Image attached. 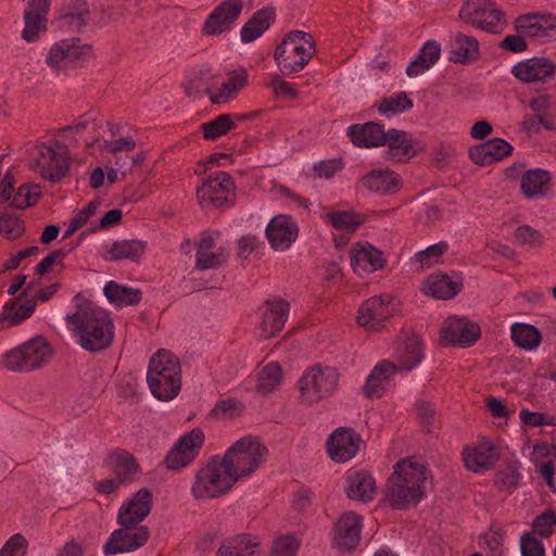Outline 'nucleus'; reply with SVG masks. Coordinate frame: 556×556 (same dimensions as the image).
I'll use <instances>...</instances> for the list:
<instances>
[{"mask_svg": "<svg viewBox=\"0 0 556 556\" xmlns=\"http://www.w3.org/2000/svg\"><path fill=\"white\" fill-rule=\"evenodd\" d=\"M76 312L66 315L67 328L86 351L97 353L108 349L114 339V324L110 314L90 303L83 294L73 298Z\"/></svg>", "mask_w": 556, "mask_h": 556, "instance_id": "obj_1", "label": "nucleus"}, {"mask_svg": "<svg viewBox=\"0 0 556 556\" xmlns=\"http://www.w3.org/2000/svg\"><path fill=\"white\" fill-rule=\"evenodd\" d=\"M427 468L405 458L397 462L388 479L386 500L395 509L416 506L426 495Z\"/></svg>", "mask_w": 556, "mask_h": 556, "instance_id": "obj_2", "label": "nucleus"}, {"mask_svg": "<svg viewBox=\"0 0 556 556\" xmlns=\"http://www.w3.org/2000/svg\"><path fill=\"white\" fill-rule=\"evenodd\" d=\"M147 382L160 401L175 399L181 389V370L177 357L167 350H159L150 358Z\"/></svg>", "mask_w": 556, "mask_h": 556, "instance_id": "obj_3", "label": "nucleus"}, {"mask_svg": "<svg viewBox=\"0 0 556 556\" xmlns=\"http://www.w3.org/2000/svg\"><path fill=\"white\" fill-rule=\"evenodd\" d=\"M236 484L222 455L216 454L198 467L190 493L195 500H212L225 495Z\"/></svg>", "mask_w": 556, "mask_h": 556, "instance_id": "obj_4", "label": "nucleus"}, {"mask_svg": "<svg viewBox=\"0 0 556 556\" xmlns=\"http://www.w3.org/2000/svg\"><path fill=\"white\" fill-rule=\"evenodd\" d=\"M228 469L238 482L249 479L266 462L267 447L253 435H244L220 454Z\"/></svg>", "mask_w": 556, "mask_h": 556, "instance_id": "obj_5", "label": "nucleus"}, {"mask_svg": "<svg viewBox=\"0 0 556 556\" xmlns=\"http://www.w3.org/2000/svg\"><path fill=\"white\" fill-rule=\"evenodd\" d=\"M54 350L46 338L37 336L2 354L1 364L12 372L26 374L49 364Z\"/></svg>", "mask_w": 556, "mask_h": 556, "instance_id": "obj_6", "label": "nucleus"}, {"mask_svg": "<svg viewBox=\"0 0 556 556\" xmlns=\"http://www.w3.org/2000/svg\"><path fill=\"white\" fill-rule=\"evenodd\" d=\"M315 51L311 34L302 30L290 31L275 49V60L283 75L302 71Z\"/></svg>", "mask_w": 556, "mask_h": 556, "instance_id": "obj_7", "label": "nucleus"}, {"mask_svg": "<svg viewBox=\"0 0 556 556\" xmlns=\"http://www.w3.org/2000/svg\"><path fill=\"white\" fill-rule=\"evenodd\" d=\"M29 167L49 181L61 180L70 167L67 147L60 141L38 146Z\"/></svg>", "mask_w": 556, "mask_h": 556, "instance_id": "obj_8", "label": "nucleus"}, {"mask_svg": "<svg viewBox=\"0 0 556 556\" xmlns=\"http://www.w3.org/2000/svg\"><path fill=\"white\" fill-rule=\"evenodd\" d=\"M338 380L339 374L333 367H312L299 381L301 401L312 405L332 395Z\"/></svg>", "mask_w": 556, "mask_h": 556, "instance_id": "obj_9", "label": "nucleus"}, {"mask_svg": "<svg viewBox=\"0 0 556 556\" xmlns=\"http://www.w3.org/2000/svg\"><path fill=\"white\" fill-rule=\"evenodd\" d=\"M459 18L491 34H501L506 27L504 13L490 0H467L459 11Z\"/></svg>", "mask_w": 556, "mask_h": 556, "instance_id": "obj_10", "label": "nucleus"}, {"mask_svg": "<svg viewBox=\"0 0 556 556\" xmlns=\"http://www.w3.org/2000/svg\"><path fill=\"white\" fill-rule=\"evenodd\" d=\"M92 56L93 49L90 45L84 43L79 38H66L52 45L46 63L58 72L79 66Z\"/></svg>", "mask_w": 556, "mask_h": 556, "instance_id": "obj_11", "label": "nucleus"}, {"mask_svg": "<svg viewBox=\"0 0 556 556\" xmlns=\"http://www.w3.org/2000/svg\"><path fill=\"white\" fill-rule=\"evenodd\" d=\"M205 442L201 428H193L182 434L164 457L166 469L175 471L188 467L199 457Z\"/></svg>", "mask_w": 556, "mask_h": 556, "instance_id": "obj_12", "label": "nucleus"}, {"mask_svg": "<svg viewBox=\"0 0 556 556\" xmlns=\"http://www.w3.org/2000/svg\"><path fill=\"white\" fill-rule=\"evenodd\" d=\"M121 528L114 530L103 546L105 556L130 553L142 547L150 539L147 526L118 523Z\"/></svg>", "mask_w": 556, "mask_h": 556, "instance_id": "obj_13", "label": "nucleus"}, {"mask_svg": "<svg viewBox=\"0 0 556 556\" xmlns=\"http://www.w3.org/2000/svg\"><path fill=\"white\" fill-rule=\"evenodd\" d=\"M235 184L226 172L210 175L197 190L198 202L202 208L222 207L230 201Z\"/></svg>", "mask_w": 556, "mask_h": 556, "instance_id": "obj_14", "label": "nucleus"}, {"mask_svg": "<svg viewBox=\"0 0 556 556\" xmlns=\"http://www.w3.org/2000/svg\"><path fill=\"white\" fill-rule=\"evenodd\" d=\"M513 76L523 84H548L556 77V63L545 56L522 60L511 67Z\"/></svg>", "mask_w": 556, "mask_h": 556, "instance_id": "obj_15", "label": "nucleus"}, {"mask_svg": "<svg viewBox=\"0 0 556 556\" xmlns=\"http://www.w3.org/2000/svg\"><path fill=\"white\" fill-rule=\"evenodd\" d=\"M465 467L476 473L490 470L500 458L494 442L489 438H480L476 443L465 446L462 452Z\"/></svg>", "mask_w": 556, "mask_h": 556, "instance_id": "obj_16", "label": "nucleus"}, {"mask_svg": "<svg viewBox=\"0 0 556 556\" xmlns=\"http://www.w3.org/2000/svg\"><path fill=\"white\" fill-rule=\"evenodd\" d=\"M361 435L352 428H337L326 441V451L331 460L345 463L356 456L362 444Z\"/></svg>", "mask_w": 556, "mask_h": 556, "instance_id": "obj_17", "label": "nucleus"}, {"mask_svg": "<svg viewBox=\"0 0 556 556\" xmlns=\"http://www.w3.org/2000/svg\"><path fill=\"white\" fill-rule=\"evenodd\" d=\"M395 312L394 299L390 295L372 296L358 309L357 323L369 330H379Z\"/></svg>", "mask_w": 556, "mask_h": 556, "instance_id": "obj_18", "label": "nucleus"}, {"mask_svg": "<svg viewBox=\"0 0 556 556\" xmlns=\"http://www.w3.org/2000/svg\"><path fill=\"white\" fill-rule=\"evenodd\" d=\"M243 10L242 0H225L219 3L206 18L203 33L208 36H218L228 31Z\"/></svg>", "mask_w": 556, "mask_h": 556, "instance_id": "obj_19", "label": "nucleus"}, {"mask_svg": "<svg viewBox=\"0 0 556 556\" xmlns=\"http://www.w3.org/2000/svg\"><path fill=\"white\" fill-rule=\"evenodd\" d=\"M424 356V343L419 336L407 333L399 339L394 358L400 374L412 371L421 363Z\"/></svg>", "mask_w": 556, "mask_h": 556, "instance_id": "obj_20", "label": "nucleus"}, {"mask_svg": "<svg viewBox=\"0 0 556 556\" xmlns=\"http://www.w3.org/2000/svg\"><path fill=\"white\" fill-rule=\"evenodd\" d=\"M289 313V303L285 300L266 301L261 307L258 334L263 339L277 336L283 328Z\"/></svg>", "mask_w": 556, "mask_h": 556, "instance_id": "obj_21", "label": "nucleus"}, {"mask_svg": "<svg viewBox=\"0 0 556 556\" xmlns=\"http://www.w3.org/2000/svg\"><path fill=\"white\" fill-rule=\"evenodd\" d=\"M516 28L525 37L533 38L540 42L556 39V17L538 14H528L516 20Z\"/></svg>", "mask_w": 556, "mask_h": 556, "instance_id": "obj_22", "label": "nucleus"}, {"mask_svg": "<svg viewBox=\"0 0 556 556\" xmlns=\"http://www.w3.org/2000/svg\"><path fill=\"white\" fill-rule=\"evenodd\" d=\"M217 232H203L197 243L195 268L214 269L226 263L228 253L225 248L217 247Z\"/></svg>", "mask_w": 556, "mask_h": 556, "instance_id": "obj_23", "label": "nucleus"}, {"mask_svg": "<svg viewBox=\"0 0 556 556\" xmlns=\"http://www.w3.org/2000/svg\"><path fill=\"white\" fill-rule=\"evenodd\" d=\"M151 508L152 493L149 489L142 488L121 505L117 523L140 525L149 516Z\"/></svg>", "mask_w": 556, "mask_h": 556, "instance_id": "obj_24", "label": "nucleus"}, {"mask_svg": "<svg viewBox=\"0 0 556 556\" xmlns=\"http://www.w3.org/2000/svg\"><path fill=\"white\" fill-rule=\"evenodd\" d=\"M363 519L355 511L340 516L334 527L333 545L341 551H351L359 542Z\"/></svg>", "mask_w": 556, "mask_h": 556, "instance_id": "obj_25", "label": "nucleus"}, {"mask_svg": "<svg viewBox=\"0 0 556 556\" xmlns=\"http://www.w3.org/2000/svg\"><path fill=\"white\" fill-rule=\"evenodd\" d=\"M299 228L295 220L288 215L275 216L266 227V237L276 251H286L295 241Z\"/></svg>", "mask_w": 556, "mask_h": 556, "instance_id": "obj_26", "label": "nucleus"}, {"mask_svg": "<svg viewBox=\"0 0 556 556\" xmlns=\"http://www.w3.org/2000/svg\"><path fill=\"white\" fill-rule=\"evenodd\" d=\"M480 334L478 325L465 318L448 317L442 328V338L446 343L460 346L473 344Z\"/></svg>", "mask_w": 556, "mask_h": 556, "instance_id": "obj_27", "label": "nucleus"}, {"mask_svg": "<svg viewBox=\"0 0 556 556\" xmlns=\"http://www.w3.org/2000/svg\"><path fill=\"white\" fill-rule=\"evenodd\" d=\"M350 254L351 266L359 276L380 270L387 263L383 253L369 243L355 245Z\"/></svg>", "mask_w": 556, "mask_h": 556, "instance_id": "obj_28", "label": "nucleus"}, {"mask_svg": "<svg viewBox=\"0 0 556 556\" xmlns=\"http://www.w3.org/2000/svg\"><path fill=\"white\" fill-rule=\"evenodd\" d=\"M387 150L384 159L392 162H405L416 155L413 136L404 130L391 128L386 132Z\"/></svg>", "mask_w": 556, "mask_h": 556, "instance_id": "obj_29", "label": "nucleus"}, {"mask_svg": "<svg viewBox=\"0 0 556 556\" xmlns=\"http://www.w3.org/2000/svg\"><path fill=\"white\" fill-rule=\"evenodd\" d=\"M400 374L394 363L380 361L374 367L363 387V393L366 397H381L392 386L394 375Z\"/></svg>", "mask_w": 556, "mask_h": 556, "instance_id": "obj_30", "label": "nucleus"}, {"mask_svg": "<svg viewBox=\"0 0 556 556\" xmlns=\"http://www.w3.org/2000/svg\"><path fill=\"white\" fill-rule=\"evenodd\" d=\"M463 289V276L454 274L448 276L446 274L430 275L424 282L422 291L425 294L439 300H448L456 296Z\"/></svg>", "mask_w": 556, "mask_h": 556, "instance_id": "obj_31", "label": "nucleus"}, {"mask_svg": "<svg viewBox=\"0 0 556 556\" xmlns=\"http://www.w3.org/2000/svg\"><path fill=\"white\" fill-rule=\"evenodd\" d=\"M346 495L359 502H370L376 494V482L372 476L361 468H351L345 473Z\"/></svg>", "mask_w": 556, "mask_h": 556, "instance_id": "obj_32", "label": "nucleus"}, {"mask_svg": "<svg viewBox=\"0 0 556 556\" xmlns=\"http://www.w3.org/2000/svg\"><path fill=\"white\" fill-rule=\"evenodd\" d=\"M248 84V73L239 67L228 73L227 78L219 86L207 89L210 100L214 104H224L235 99Z\"/></svg>", "mask_w": 556, "mask_h": 556, "instance_id": "obj_33", "label": "nucleus"}, {"mask_svg": "<svg viewBox=\"0 0 556 556\" xmlns=\"http://www.w3.org/2000/svg\"><path fill=\"white\" fill-rule=\"evenodd\" d=\"M384 125L377 122L351 125L346 134L352 143L358 148H377L384 146Z\"/></svg>", "mask_w": 556, "mask_h": 556, "instance_id": "obj_34", "label": "nucleus"}, {"mask_svg": "<svg viewBox=\"0 0 556 556\" xmlns=\"http://www.w3.org/2000/svg\"><path fill=\"white\" fill-rule=\"evenodd\" d=\"M147 243L141 240H117L101 248V257L106 262H138L144 254Z\"/></svg>", "mask_w": 556, "mask_h": 556, "instance_id": "obj_35", "label": "nucleus"}, {"mask_svg": "<svg viewBox=\"0 0 556 556\" xmlns=\"http://www.w3.org/2000/svg\"><path fill=\"white\" fill-rule=\"evenodd\" d=\"M513 152L511 144L502 138H492L470 149L469 155L475 164L486 166L502 161Z\"/></svg>", "mask_w": 556, "mask_h": 556, "instance_id": "obj_36", "label": "nucleus"}, {"mask_svg": "<svg viewBox=\"0 0 556 556\" xmlns=\"http://www.w3.org/2000/svg\"><path fill=\"white\" fill-rule=\"evenodd\" d=\"M363 186L382 195L397 192L402 186L399 174L389 169H372L362 178Z\"/></svg>", "mask_w": 556, "mask_h": 556, "instance_id": "obj_37", "label": "nucleus"}, {"mask_svg": "<svg viewBox=\"0 0 556 556\" xmlns=\"http://www.w3.org/2000/svg\"><path fill=\"white\" fill-rule=\"evenodd\" d=\"M441 56V46L435 40H429L419 50L418 54L406 67L408 77H417L430 70Z\"/></svg>", "mask_w": 556, "mask_h": 556, "instance_id": "obj_38", "label": "nucleus"}, {"mask_svg": "<svg viewBox=\"0 0 556 556\" xmlns=\"http://www.w3.org/2000/svg\"><path fill=\"white\" fill-rule=\"evenodd\" d=\"M105 463L124 483L130 482L134 476L140 471L137 459L124 450H116L111 453Z\"/></svg>", "mask_w": 556, "mask_h": 556, "instance_id": "obj_39", "label": "nucleus"}, {"mask_svg": "<svg viewBox=\"0 0 556 556\" xmlns=\"http://www.w3.org/2000/svg\"><path fill=\"white\" fill-rule=\"evenodd\" d=\"M274 20L275 11L273 8H264L256 11L242 26L240 31L241 41L250 43L256 40L270 27Z\"/></svg>", "mask_w": 556, "mask_h": 556, "instance_id": "obj_40", "label": "nucleus"}, {"mask_svg": "<svg viewBox=\"0 0 556 556\" xmlns=\"http://www.w3.org/2000/svg\"><path fill=\"white\" fill-rule=\"evenodd\" d=\"M551 175L540 168L527 170L520 179V188L527 199L543 198L548 192Z\"/></svg>", "mask_w": 556, "mask_h": 556, "instance_id": "obj_41", "label": "nucleus"}, {"mask_svg": "<svg viewBox=\"0 0 556 556\" xmlns=\"http://www.w3.org/2000/svg\"><path fill=\"white\" fill-rule=\"evenodd\" d=\"M260 553V543L250 535L243 534L225 540L216 556H258Z\"/></svg>", "mask_w": 556, "mask_h": 556, "instance_id": "obj_42", "label": "nucleus"}, {"mask_svg": "<svg viewBox=\"0 0 556 556\" xmlns=\"http://www.w3.org/2000/svg\"><path fill=\"white\" fill-rule=\"evenodd\" d=\"M90 9L87 0H68L62 8L61 22L80 30L88 22Z\"/></svg>", "mask_w": 556, "mask_h": 556, "instance_id": "obj_43", "label": "nucleus"}, {"mask_svg": "<svg viewBox=\"0 0 556 556\" xmlns=\"http://www.w3.org/2000/svg\"><path fill=\"white\" fill-rule=\"evenodd\" d=\"M104 295L117 307L136 305L141 301L142 293L139 289L130 288L115 281H109L104 287Z\"/></svg>", "mask_w": 556, "mask_h": 556, "instance_id": "obj_44", "label": "nucleus"}, {"mask_svg": "<svg viewBox=\"0 0 556 556\" xmlns=\"http://www.w3.org/2000/svg\"><path fill=\"white\" fill-rule=\"evenodd\" d=\"M452 58L456 63H470L477 59L479 53V43L475 37L464 34H456L452 41Z\"/></svg>", "mask_w": 556, "mask_h": 556, "instance_id": "obj_45", "label": "nucleus"}, {"mask_svg": "<svg viewBox=\"0 0 556 556\" xmlns=\"http://www.w3.org/2000/svg\"><path fill=\"white\" fill-rule=\"evenodd\" d=\"M413 100L408 98L407 93L400 91L389 97L382 98L375 104L378 112L387 117H392L413 109Z\"/></svg>", "mask_w": 556, "mask_h": 556, "instance_id": "obj_46", "label": "nucleus"}, {"mask_svg": "<svg viewBox=\"0 0 556 556\" xmlns=\"http://www.w3.org/2000/svg\"><path fill=\"white\" fill-rule=\"evenodd\" d=\"M321 218L334 229L346 232H354L364 223L363 216L352 211H325Z\"/></svg>", "mask_w": 556, "mask_h": 556, "instance_id": "obj_47", "label": "nucleus"}, {"mask_svg": "<svg viewBox=\"0 0 556 556\" xmlns=\"http://www.w3.org/2000/svg\"><path fill=\"white\" fill-rule=\"evenodd\" d=\"M514 343L527 351L535 350L541 341V332L529 324H514L510 329Z\"/></svg>", "mask_w": 556, "mask_h": 556, "instance_id": "obj_48", "label": "nucleus"}, {"mask_svg": "<svg viewBox=\"0 0 556 556\" xmlns=\"http://www.w3.org/2000/svg\"><path fill=\"white\" fill-rule=\"evenodd\" d=\"M448 243L440 241L427 249L417 252L412 258V264L417 269H425L440 263L441 257L447 252Z\"/></svg>", "mask_w": 556, "mask_h": 556, "instance_id": "obj_49", "label": "nucleus"}, {"mask_svg": "<svg viewBox=\"0 0 556 556\" xmlns=\"http://www.w3.org/2000/svg\"><path fill=\"white\" fill-rule=\"evenodd\" d=\"M282 371L278 363L267 364L258 374L256 390L258 393L268 394L281 382Z\"/></svg>", "mask_w": 556, "mask_h": 556, "instance_id": "obj_50", "label": "nucleus"}, {"mask_svg": "<svg viewBox=\"0 0 556 556\" xmlns=\"http://www.w3.org/2000/svg\"><path fill=\"white\" fill-rule=\"evenodd\" d=\"M236 127L230 114H220L216 118L202 124L203 136L207 140H215Z\"/></svg>", "mask_w": 556, "mask_h": 556, "instance_id": "obj_51", "label": "nucleus"}, {"mask_svg": "<svg viewBox=\"0 0 556 556\" xmlns=\"http://www.w3.org/2000/svg\"><path fill=\"white\" fill-rule=\"evenodd\" d=\"M40 197V189L36 185H21L11 197V206L23 210L34 205Z\"/></svg>", "mask_w": 556, "mask_h": 556, "instance_id": "obj_52", "label": "nucleus"}, {"mask_svg": "<svg viewBox=\"0 0 556 556\" xmlns=\"http://www.w3.org/2000/svg\"><path fill=\"white\" fill-rule=\"evenodd\" d=\"M555 527L556 515L553 510L548 509L533 519L532 531H528L527 533H533L534 536L539 535L547 539L554 533Z\"/></svg>", "mask_w": 556, "mask_h": 556, "instance_id": "obj_53", "label": "nucleus"}, {"mask_svg": "<svg viewBox=\"0 0 556 556\" xmlns=\"http://www.w3.org/2000/svg\"><path fill=\"white\" fill-rule=\"evenodd\" d=\"M137 146V140L131 135H124L117 138H110L103 140L102 143L99 144V148L103 151H106L111 154H116L118 152H129L135 150Z\"/></svg>", "mask_w": 556, "mask_h": 556, "instance_id": "obj_54", "label": "nucleus"}, {"mask_svg": "<svg viewBox=\"0 0 556 556\" xmlns=\"http://www.w3.org/2000/svg\"><path fill=\"white\" fill-rule=\"evenodd\" d=\"M24 232L23 222L14 215H2L0 216V235L8 240H14L20 238Z\"/></svg>", "mask_w": 556, "mask_h": 556, "instance_id": "obj_55", "label": "nucleus"}, {"mask_svg": "<svg viewBox=\"0 0 556 556\" xmlns=\"http://www.w3.org/2000/svg\"><path fill=\"white\" fill-rule=\"evenodd\" d=\"M521 475L516 466L509 465L495 475V484L505 491H513L519 484Z\"/></svg>", "mask_w": 556, "mask_h": 556, "instance_id": "obj_56", "label": "nucleus"}, {"mask_svg": "<svg viewBox=\"0 0 556 556\" xmlns=\"http://www.w3.org/2000/svg\"><path fill=\"white\" fill-rule=\"evenodd\" d=\"M25 27L22 37L27 42H34L38 39V35L47 29L48 18L36 17L24 13Z\"/></svg>", "mask_w": 556, "mask_h": 556, "instance_id": "obj_57", "label": "nucleus"}, {"mask_svg": "<svg viewBox=\"0 0 556 556\" xmlns=\"http://www.w3.org/2000/svg\"><path fill=\"white\" fill-rule=\"evenodd\" d=\"M542 239L541 232L529 225L519 226L515 231V242L530 248L541 247Z\"/></svg>", "mask_w": 556, "mask_h": 556, "instance_id": "obj_58", "label": "nucleus"}, {"mask_svg": "<svg viewBox=\"0 0 556 556\" xmlns=\"http://www.w3.org/2000/svg\"><path fill=\"white\" fill-rule=\"evenodd\" d=\"M520 553L521 556H546L544 544L533 533H523L521 535Z\"/></svg>", "mask_w": 556, "mask_h": 556, "instance_id": "obj_59", "label": "nucleus"}, {"mask_svg": "<svg viewBox=\"0 0 556 556\" xmlns=\"http://www.w3.org/2000/svg\"><path fill=\"white\" fill-rule=\"evenodd\" d=\"M519 418L522 424L530 427L556 425V418L554 416L539 412H530L528 409H521L519 413Z\"/></svg>", "mask_w": 556, "mask_h": 556, "instance_id": "obj_60", "label": "nucleus"}, {"mask_svg": "<svg viewBox=\"0 0 556 556\" xmlns=\"http://www.w3.org/2000/svg\"><path fill=\"white\" fill-rule=\"evenodd\" d=\"M27 540L20 533L12 535L0 549V556H25Z\"/></svg>", "mask_w": 556, "mask_h": 556, "instance_id": "obj_61", "label": "nucleus"}, {"mask_svg": "<svg viewBox=\"0 0 556 556\" xmlns=\"http://www.w3.org/2000/svg\"><path fill=\"white\" fill-rule=\"evenodd\" d=\"M299 546V541L293 535L280 536L274 543L273 556H294Z\"/></svg>", "mask_w": 556, "mask_h": 556, "instance_id": "obj_62", "label": "nucleus"}, {"mask_svg": "<svg viewBox=\"0 0 556 556\" xmlns=\"http://www.w3.org/2000/svg\"><path fill=\"white\" fill-rule=\"evenodd\" d=\"M242 404L235 399L219 401L213 409V414L219 418L229 419L242 412Z\"/></svg>", "mask_w": 556, "mask_h": 556, "instance_id": "obj_63", "label": "nucleus"}, {"mask_svg": "<svg viewBox=\"0 0 556 556\" xmlns=\"http://www.w3.org/2000/svg\"><path fill=\"white\" fill-rule=\"evenodd\" d=\"M270 87L273 88L274 92L279 96L287 99H295L298 96V91L295 90L294 86L281 79L280 77L276 76L270 81Z\"/></svg>", "mask_w": 556, "mask_h": 556, "instance_id": "obj_64", "label": "nucleus"}]
</instances>
